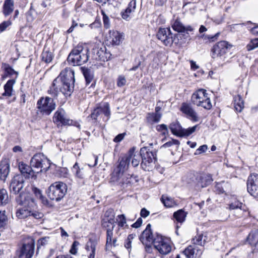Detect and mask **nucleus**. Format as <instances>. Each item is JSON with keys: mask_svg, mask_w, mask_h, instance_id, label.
<instances>
[{"mask_svg": "<svg viewBox=\"0 0 258 258\" xmlns=\"http://www.w3.org/2000/svg\"><path fill=\"white\" fill-rule=\"evenodd\" d=\"M247 240L250 245L255 246L258 243V229L252 231L249 234Z\"/></svg>", "mask_w": 258, "mask_h": 258, "instance_id": "obj_32", "label": "nucleus"}, {"mask_svg": "<svg viewBox=\"0 0 258 258\" xmlns=\"http://www.w3.org/2000/svg\"><path fill=\"white\" fill-rule=\"evenodd\" d=\"M16 83V79H10L7 81L4 85V92L2 94L3 96L10 97L12 95L13 87Z\"/></svg>", "mask_w": 258, "mask_h": 258, "instance_id": "obj_29", "label": "nucleus"}, {"mask_svg": "<svg viewBox=\"0 0 258 258\" xmlns=\"http://www.w3.org/2000/svg\"><path fill=\"white\" fill-rule=\"evenodd\" d=\"M179 144H180V142H179V141H178L177 140H175V139H172L170 141H169L166 142V143H165L164 144H163L161 147V148H168V147H170L172 146L173 145H176L178 146Z\"/></svg>", "mask_w": 258, "mask_h": 258, "instance_id": "obj_49", "label": "nucleus"}, {"mask_svg": "<svg viewBox=\"0 0 258 258\" xmlns=\"http://www.w3.org/2000/svg\"><path fill=\"white\" fill-rule=\"evenodd\" d=\"M134 147L130 149L127 153L130 162L131 161L132 165L133 167H137L140 162L141 158L142 162L141 166L144 170H149L148 167L151 166L152 163L156 161V151L153 149H150L148 147H144L140 149V154L135 152Z\"/></svg>", "mask_w": 258, "mask_h": 258, "instance_id": "obj_3", "label": "nucleus"}, {"mask_svg": "<svg viewBox=\"0 0 258 258\" xmlns=\"http://www.w3.org/2000/svg\"><path fill=\"white\" fill-rule=\"evenodd\" d=\"M66 192V184L60 182H55L49 186V199L59 201L63 197Z\"/></svg>", "mask_w": 258, "mask_h": 258, "instance_id": "obj_7", "label": "nucleus"}, {"mask_svg": "<svg viewBox=\"0 0 258 258\" xmlns=\"http://www.w3.org/2000/svg\"><path fill=\"white\" fill-rule=\"evenodd\" d=\"M33 192L35 196L39 198L43 205H47L48 203V200L46 197H44L42 194L41 191L36 187H33L32 189Z\"/></svg>", "mask_w": 258, "mask_h": 258, "instance_id": "obj_38", "label": "nucleus"}, {"mask_svg": "<svg viewBox=\"0 0 258 258\" xmlns=\"http://www.w3.org/2000/svg\"><path fill=\"white\" fill-rule=\"evenodd\" d=\"M156 130L158 132H161L162 133V134L164 136L166 135L168 133L167 126L166 125L164 124H162L160 125H158L156 126Z\"/></svg>", "mask_w": 258, "mask_h": 258, "instance_id": "obj_51", "label": "nucleus"}, {"mask_svg": "<svg viewBox=\"0 0 258 258\" xmlns=\"http://www.w3.org/2000/svg\"><path fill=\"white\" fill-rule=\"evenodd\" d=\"M203 236L202 234L198 235L197 237L192 239V244L201 247V248H203L202 246L203 244L204 243L203 242Z\"/></svg>", "mask_w": 258, "mask_h": 258, "instance_id": "obj_46", "label": "nucleus"}, {"mask_svg": "<svg viewBox=\"0 0 258 258\" xmlns=\"http://www.w3.org/2000/svg\"><path fill=\"white\" fill-rule=\"evenodd\" d=\"M83 73L86 82V84H89L93 79V75L92 72L90 70L88 69L84 68L83 69Z\"/></svg>", "mask_w": 258, "mask_h": 258, "instance_id": "obj_40", "label": "nucleus"}, {"mask_svg": "<svg viewBox=\"0 0 258 258\" xmlns=\"http://www.w3.org/2000/svg\"><path fill=\"white\" fill-rule=\"evenodd\" d=\"M14 3L13 0H5L3 7V12L5 17L10 15L14 11Z\"/></svg>", "mask_w": 258, "mask_h": 258, "instance_id": "obj_27", "label": "nucleus"}, {"mask_svg": "<svg viewBox=\"0 0 258 258\" xmlns=\"http://www.w3.org/2000/svg\"><path fill=\"white\" fill-rule=\"evenodd\" d=\"M117 221L118 226L119 227L123 228L124 226H127L126 220L125 216L124 214L119 215L117 216L116 218Z\"/></svg>", "mask_w": 258, "mask_h": 258, "instance_id": "obj_42", "label": "nucleus"}, {"mask_svg": "<svg viewBox=\"0 0 258 258\" xmlns=\"http://www.w3.org/2000/svg\"><path fill=\"white\" fill-rule=\"evenodd\" d=\"M10 172V165L7 163L0 164V180L5 181Z\"/></svg>", "mask_w": 258, "mask_h": 258, "instance_id": "obj_30", "label": "nucleus"}, {"mask_svg": "<svg viewBox=\"0 0 258 258\" xmlns=\"http://www.w3.org/2000/svg\"><path fill=\"white\" fill-rule=\"evenodd\" d=\"M53 122L57 125H67L69 123V119L65 116V112L62 109H59L55 113L53 117Z\"/></svg>", "mask_w": 258, "mask_h": 258, "instance_id": "obj_20", "label": "nucleus"}, {"mask_svg": "<svg viewBox=\"0 0 258 258\" xmlns=\"http://www.w3.org/2000/svg\"><path fill=\"white\" fill-rule=\"evenodd\" d=\"M234 106L235 110L238 112H240L244 107L243 100L239 95L234 97Z\"/></svg>", "mask_w": 258, "mask_h": 258, "instance_id": "obj_31", "label": "nucleus"}, {"mask_svg": "<svg viewBox=\"0 0 258 258\" xmlns=\"http://www.w3.org/2000/svg\"><path fill=\"white\" fill-rule=\"evenodd\" d=\"M9 197L7 190L5 188L0 189V206L6 205L9 203Z\"/></svg>", "mask_w": 258, "mask_h": 258, "instance_id": "obj_37", "label": "nucleus"}, {"mask_svg": "<svg viewBox=\"0 0 258 258\" xmlns=\"http://www.w3.org/2000/svg\"><path fill=\"white\" fill-rule=\"evenodd\" d=\"M172 27L174 30L179 33L186 32L188 34V31H192L194 29L191 26H185L178 20H176L172 25Z\"/></svg>", "mask_w": 258, "mask_h": 258, "instance_id": "obj_25", "label": "nucleus"}, {"mask_svg": "<svg viewBox=\"0 0 258 258\" xmlns=\"http://www.w3.org/2000/svg\"><path fill=\"white\" fill-rule=\"evenodd\" d=\"M17 203L22 206L23 207L28 209L30 211H33L34 213H39L36 211L37 205L34 200L30 196H25L22 193L16 198Z\"/></svg>", "mask_w": 258, "mask_h": 258, "instance_id": "obj_8", "label": "nucleus"}, {"mask_svg": "<svg viewBox=\"0 0 258 258\" xmlns=\"http://www.w3.org/2000/svg\"><path fill=\"white\" fill-rule=\"evenodd\" d=\"M169 128L172 133L178 137H180V132L182 130V127L178 121H175L171 123Z\"/></svg>", "mask_w": 258, "mask_h": 258, "instance_id": "obj_36", "label": "nucleus"}, {"mask_svg": "<svg viewBox=\"0 0 258 258\" xmlns=\"http://www.w3.org/2000/svg\"><path fill=\"white\" fill-rule=\"evenodd\" d=\"M130 161L127 154H125L120 160L119 164L117 168L114 170L113 173H123V172L127 170L130 165Z\"/></svg>", "mask_w": 258, "mask_h": 258, "instance_id": "obj_22", "label": "nucleus"}, {"mask_svg": "<svg viewBox=\"0 0 258 258\" xmlns=\"http://www.w3.org/2000/svg\"><path fill=\"white\" fill-rule=\"evenodd\" d=\"M258 185V174H251L248 178L247 181V190H252V188L254 189L253 190L255 191V186Z\"/></svg>", "mask_w": 258, "mask_h": 258, "instance_id": "obj_26", "label": "nucleus"}, {"mask_svg": "<svg viewBox=\"0 0 258 258\" xmlns=\"http://www.w3.org/2000/svg\"><path fill=\"white\" fill-rule=\"evenodd\" d=\"M11 22L8 20L7 21H4L0 24V33L6 30V29L11 25Z\"/></svg>", "mask_w": 258, "mask_h": 258, "instance_id": "obj_59", "label": "nucleus"}, {"mask_svg": "<svg viewBox=\"0 0 258 258\" xmlns=\"http://www.w3.org/2000/svg\"><path fill=\"white\" fill-rule=\"evenodd\" d=\"M140 240L143 244L146 242L153 243L156 249L162 254H167L171 251V240L165 237L156 233L153 234L151 230V225L148 224L140 237Z\"/></svg>", "mask_w": 258, "mask_h": 258, "instance_id": "obj_2", "label": "nucleus"}, {"mask_svg": "<svg viewBox=\"0 0 258 258\" xmlns=\"http://www.w3.org/2000/svg\"><path fill=\"white\" fill-rule=\"evenodd\" d=\"M97 242L95 240L90 239L86 245V249L87 251L93 250L96 251Z\"/></svg>", "mask_w": 258, "mask_h": 258, "instance_id": "obj_43", "label": "nucleus"}, {"mask_svg": "<svg viewBox=\"0 0 258 258\" xmlns=\"http://www.w3.org/2000/svg\"><path fill=\"white\" fill-rule=\"evenodd\" d=\"M24 186V178L22 175H16L12 179L9 188L11 192L17 195L20 193Z\"/></svg>", "mask_w": 258, "mask_h": 258, "instance_id": "obj_12", "label": "nucleus"}, {"mask_svg": "<svg viewBox=\"0 0 258 258\" xmlns=\"http://www.w3.org/2000/svg\"><path fill=\"white\" fill-rule=\"evenodd\" d=\"M80 244L79 242L77 241H74L73 243L71 248L70 249V252L73 254H76L77 252V247Z\"/></svg>", "mask_w": 258, "mask_h": 258, "instance_id": "obj_58", "label": "nucleus"}, {"mask_svg": "<svg viewBox=\"0 0 258 258\" xmlns=\"http://www.w3.org/2000/svg\"><path fill=\"white\" fill-rule=\"evenodd\" d=\"M18 167L21 172L20 175H22L23 177H25V178H31L34 179L36 178V173H38L39 171L33 170L31 165L29 166L21 162L19 163Z\"/></svg>", "mask_w": 258, "mask_h": 258, "instance_id": "obj_13", "label": "nucleus"}, {"mask_svg": "<svg viewBox=\"0 0 258 258\" xmlns=\"http://www.w3.org/2000/svg\"><path fill=\"white\" fill-rule=\"evenodd\" d=\"M197 127L198 125H196L192 127H189L186 129L182 128V130H181L180 132V137H182L189 136L196 131Z\"/></svg>", "mask_w": 258, "mask_h": 258, "instance_id": "obj_41", "label": "nucleus"}, {"mask_svg": "<svg viewBox=\"0 0 258 258\" xmlns=\"http://www.w3.org/2000/svg\"><path fill=\"white\" fill-rule=\"evenodd\" d=\"M133 12L128 9H126L122 12H121L122 18L126 20H129L130 18V15Z\"/></svg>", "mask_w": 258, "mask_h": 258, "instance_id": "obj_56", "label": "nucleus"}, {"mask_svg": "<svg viewBox=\"0 0 258 258\" xmlns=\"http://www.w3.org/2000/svg\"><path fill=\"white\" fill-rule=\"evenodd\" d=\"M103 15V21L104 26L106 29H108L110 27V24L108 17L105 14L104 12H102Z\"/></svg>", "mask_w": 258, "mask_h": 258, "instance_id": "obj_53", "label": "nucleus"}, {"mask_svg": "<svg viewBox=\"0 0 258 258\" xmlns=\"http://www.w3.org/2000/svg\"><path fill=\"white\" fill-rule=\"evenodd\" d=\"M114 228V225L112 226L111 229H107L106 231V248H109L112 246V240L114 238H113V230Z\"/></svg>", "mask_w": 258, "mask_h": 258, "instance_id": "obj_39", "label": "nucleus"}, {"mask_svg": "<svg viewBox=\"0 0 258 258\" xmlns=\"http://www.w3.org/2000/svg\"><path fill=\"white\" fill-rule=\"evenodd\" d=\"M104 50L102 48H96L93 49V53L94 58L98 60L102 61H107L111 57V54L106 51V48L104 47Z\"/></svg>", "mask_w": 258, "mask_h": 258, "instance_id": "obj_19", "label": "nucleus"}, {"mask_svg": "<svg viewBox=\"0 0 258 258\" xmlns=\"http://www.w3.org/2000/svg\"><path fill=\"white\" fill-rule=\"evenodd\" d=\"M42 60L46 63L48 62V51L46 50V46H45L44 50L42 53Z\"/></svg>", "mask_w": 258, "mask_h": 258, "instance_id": "obj_61", "label": "nucleus"}, {"mask_svg": "<svg viewBox=\"0 0 258 258\" xmlns=\"http://www.w3.org/2000/svg\"><path fill=\"white\" fill-rule=\"evenodd\" d=\"M126 79L124 76H119L117 80V85L119 87L123 86L126 84Z\"/></svg>", "mask_w": 258, "mask_h": 258, "instance_id": "obj_55", "label": "nucleus"}, {"mask_svg": "<svg viewBox=\"0 0 258 258\" xmlns=\"http://www.w3.org/2000/svg\"><path fill=\"white\" fill-rule=\"evenodd\" d=\"M220 35V33L218 32L214 35H202L200 37L203 38L204 40L209 41V42H214L216 40Z\"/></svg>", "mask_w": 258, "mask_h": 258, "instance_id": "obj_44", "label": "nucleus"}, {"mask_svg": "<svg viewBox=\"0 0 258 258\" xmlns=\"http://www.w3.org/2000/svg\"><path fill=\"white\" fill-rule=\"evenodd\" d=\"M215 190L218 194H222L224 192L222 183H218L215 186Z\"/></svg>", "mask_w": 258, "mask_h": 258, "instance_id": "obj_60", "label": "nucleus"}, {"mask_svg": "<svg viewBox=\"0 0 258 258\" xmlns=\"http://www.w3.org/2000/svg\"><path fill=\"white\" fill-rule=\"evenodd\" d=\"M245 210L244 209V207L239 208L232 211L233 214L236 218H240L243 216Z\"/></svg>", "mask_w": 258, "mask_h": 258, "instance_id": "obj_48", "label": "nucleus"}, {"mask_svg": "<svg viewBox=\"0 0 258 258\" xmlns=\"http://www.w3.org/2000/svg\"><path fill=\"white\" fill-rule=\"evenodd\" d=\"M136 8V1L132 0L128 4L126 9L131 10V11L134 12Z\"/></svg>", "mask_w": 258, "mask_h": 258, "instance_id": "obj_62", "label": "nucleus"}, {"mask_svg": "<svg viewBox=\"0 0 258 258\" xmlns=\"http://www.w3.org/2000/svg\"><path fill=\"white\" fill-rule=\"evenodd\" d=\"M208 149V147L206 145H203L201 146L198 149L196 150L195 155H200L203 153H205Z\"/></svg>", "mask_w": 258, "mask_h": 258, "instance_id": "obj_57", "label": "nucleus"}, {"mask_svg": "<svg viewBox=\"0 0 258 258\" xmlns=\"http://www.w3.org/2000/svg\"><path fill=\"white\" fill-rule=\"evenodd\" d=\"M206 92V90L205 89H199L192 94L191 100L194 104L209 110L212 108V105L208 94Z\"/></svg>", "mask_w": 258, "mask_h": 258, "instance_id": "obj_6", "label": "nucleus"}, {"mask_svg": "<svg viewBox=\"0 0 258 258\" xmlns=\"http://www.w3.org/2000/svg\"><path fill=\"white\" fill-rule=\"evenodd\" d=\"M74 71L70 68H66L60 73L59 77L53 81L49 94L53 97L57 96L59 90L64 95H70L74 89L75 83Z\"/></svg>", "mask_w": 258, "mask_h": 258, "instance_id": "obj_1", "label": "nucleus"}, {"mask_svg": "<svg viewBox=\"0 0 258 258\" xmlns=\"http://www.w3.org/2000/svg\"><path fill=\"white\" fill-rule=\"evenodd\" d=\"M100 112L99 107L94 110L93 112L91 114V117L93 119H96L97 117L100 115Z\"/></svg>", "mask_w": 258, "mask_h": 258, "instance_id": "obj_63", "label": "nucleus"}, {"mask_svg": "<svg viewBox=\"0 0 258 258\" xmlns=\"http://www.w3.org/2000/svg\"><path fill=\"white\" fill-rule=\"evenodd\" d=\"M161 201L164 206L167 208H171L177 205L176 202L173 198L166 196L163 195L161 198Z\"/></svg>", "mask_w": 258, "mask_h": 258, "instance_id": "obj_33", "label": "nucleus"}, {"mask_svg": "<svg viewBox=\"0 0 258 258\" xmlns=\"http://www.w3.org/2000/svg\"><path fill=\"white\" fill-rule=\"evenodd\" d=\"M16 215L19 219H24L29 216H33L36 219H39L43 216L42 213H34L33 211H30L23 207L17 211Z\"/></svg>", "mask_w": 258, "mask_h": 258, "instance_id": "obj_15", "label": "nucleus"}, {"mask_svg": "<svg viewBox=\"0 0 258 258\" xmlns=\"http://www.w3.org/2000/svg\"><path fill=\"white\" fill-rule=\"evenodd\" d=\"M37 108L42 114H48V97H41L37 101Z\"/></svg>", "mask_w": 258, "mask_h": 258, "instance_id": "obj_24", "label": "nucleus"}, {"mask_svg": "<svg viewBox=\"0 0 258 258\" xmlns=\"http://www.w3.org/2000/svg\"><path fill=\"white\" fill-rule=\"evenodd\" d=\"M2 69H3L4 71V73L1 76L2 81H4L8 77H11L14 74L16 75V79L18 76V72L15 71L12 68V67L8 63H3L2 64Z\"/></svg>", "mask_w": 258, "mask_h": 258, "instance_id": "obj_23", "label": "nucleus"}, {"mask_svg": "<svg viewBox=\"0 0 258 258\" xmlns=\"http://www.w3.org/2000/svg\"><path fill=\"white\" fill-rule=\"evenodd\" d=\"M99 110L101 114L104 115L103 120L105 121H107L110 116V111L109 104L107 102H104L101 104L99 106Z\"/></svg>", "mask_w": 258, "mask_h": 258, "instance_id": "obj_28", "label": "nucleus"}, {"mask_svg": "<svg viewBox=\"0 0 258 258\" xmlns=\"http://www.w3.org/2000/svg\"><path fill=\"white\" fill-rule=\"evenodd\" d=\"M180 110L193 121H198V117L196 112L189 104L185 103H182Z\"/></svg>", "mask_w": 258, "mask_h": 258, "instance_id": "obj_17", "label": "nucleus"}, {"mask_svg": "<svg viewBox=\"0 0 258 258\" xmlns=\"http://www.w3.org/2000/svg\"><path fill=\"white\" fill-rule=\"evenodd\" d=\"M73 172L75 173L76 176L80 178H83V174L78 164L76 162L73 166L72 168Z\"/></svg>", "mask_w": 258, "mask_h": 258, "instance_id": "obj_45", "label": "nucleus"}, {"mask_svg": "<svg viewBox=\"0 0 258 258\" xmlns=\"http://www.w3.org/2000/svg\"><path fill=\"white\" fill-rule=\"evenodd\" d=\"M124 134H120L116 136L113 139V141L116 143L120 142L122 141L124 138Z\"/></svg>", "mask_w": 258, "mask_h": 258, "instance_id": "obj_64", "label": "nucleus"}, {"mask_svg": "<svg viewBox=\"0 0 258 258\" xmlns=\"http://www.w3.org/2000/svg\"><path fill=\"white\" fill-rule=\"evenodd\" d=\"M161 118V114L159 113H149L147 115V122L153 124L158 122Z\"/></svg>", "mask_w": 258, "mask_h": 258, "instance_id": "obj_35", "label": "nucleus"}, {"mask_svg": "<svg viewBox=\"0 0 258 258\" xmlns=\"http://www.w3.org/2000/svg\"><path fill=\"white\" fill-rule=\"evenodd\" d=\"M244 207L242 204L239 201H235L229 205V208L231 211H234L239 208Z\"/></svg>", "mask_w": 258, "mask_h": 258, "instance_id": "obj_50", "label": "nucleus"}, {"mask_svg": "<svg viewBox=\"0 0 258 258\" xmlns=\"http://www.w3.org/2000/svg\"><path fill=\"white\" fill-rule=\"evenodd\" d=\"M196 180L197 181L196 187L199 189L209 185L213 181L211 175L205 173L201 174L197 177Z\"/></svg>", "mask_w": 258, "mask_h": 258, "instance_id": "obj_18", "label": "nucleus"}, {"mask_svg": "<svg viewBox=\"0 0 258 258\" xmlns=\"http://www.w3.org/2000/svg\"><path fill=\"white\" fill-rule=\"evenodd\" d=\"M258 47V38L252 39L247 45V50L250 51Z\"/></svg>", "mask_w": 258, "mask_h": 258, "instance_id": "obj_47", "label": "nucleus"}, {"mask_svg": "<svg viewBox=\"0 0 258 258\" xmlns=\"http://www.w3.org/2000/svg\"><path fill=\"white\" fill-rule=\"evenodd\" d=\"M123 175V173H112L111 179L113 182H116L123 188L127 187L131 183V177Z\"/></svg>", "mask_w": 258, "mask_h": 258, "instance_id": "obj_16", "label": "nucleus"}, {"mask_svg": "<svg viewBox=\"0 0 258 258\" xmlns=\"http://www.w3.org/2000/svg\"><path fill=\"white\" fill-rule=\"evenodd\" d=\"M156 35L166 46H171L174 41V35L169 28H160Z\"/></svg>", "mask_w": 258, "mask_h": 258, "instance_id": "obj_10", "label": "nucleus"}, {"mask_svg": "<svg viewBox=\"0 0 258 258\" xmlns=\"http://www.w3.org/2000/svg\"><path fill=\"white\" fill-rule=\"evenodd\" d=\"M35 241L31 237L23 239L22 244L16 251L18 258H32L34 252Z\"/></svg>", "mask_w": 258, "mask_h": 258, "instance_id": "obj_5", "label": "nucleus"}, {"mask_svg": "<svg viewBox=\"0 0 258 258\" xmlns=\"http://www.w3.org/2000/svg\"><path fill=\"white\" fill-rule=\"evenodd\" d=\"M7 220V217L5 213L0 211V228L6 225Z\"/></svg>", "mask_w": 258, "mask_h": 258, "instance_id": "obj_52", "label": "nucleus"}, {"mask_svg": "<svg viewBox=\"0 0 258 258\" xmlns=\"http://www.w3.org/2000/svg\"><path fill=\"white\" fill-rule=\"evenodd\" d=\"M186 216V213L183 210H179L174 212L173 215L174 219L177 223H183Z\"/></svg>", "mask_w": 258, "mask_h": 258, "instance_id": "obj_34", "label": "nucleus"}, {"mask_svg": "<svg viewBox=\"0 0 258 258\" xmlns=\"http://www.w3.org/2000/svg\"><path fill=\"white\" fill-rule=\"evenodd\" d=\"M88 52L89 49L87 47L78 45L69 54L68 61L73 66H81L88 60Z\"/></svg>", "mask_w": 258, "mask_h": 258, "instance_id": "obj_4", "label": "nucleus"}, {"mask_svg": "<svg viewBox=\"0 0 258 258\" xmlns=\"http://www.w3.org/2000/svg\"><path fill=\"white\" fill-rule=\"evenodd\" d=\"M203 249L196 245H189L182 252L187 258H199L203 253Z\"/></svg>", "mask_w": 258, "mask_h": 258, "instance_id": "obj_14", "label": "nucleus"}, {"mask_svg": "<svg viewBox=\"0 0 258 258\" xmlns=\"http://www.w3.org/2000/svg\"><path fill=\"white\" fill-rule=\"evenodd\" d=\"M46 162H48L47 158L45 157L42 153H38L35 154L31 158L30 165L32 168H41L39 173L42 172L43 171L46 172L48 169V167L44 168L43 169H42L43 165L45 164Z\"/></svg>", "mask_w": 258, "mask_h": 258, "instance_id": "obj_11", "label": "nucleus"}, {"mask_svg": "<svg viewBox=\"0 0 258 258\" xmlns=\"http://www.w3.org/2000/svg\"><path fill=\"white\" fill-rule=\"evenodd\" d=\"M231 47V45L226 41L218 42L211 49L212 57L213 58H216L224 55Z\"/></svg>", "mask_w": 258, "mask_h": 258, "instance_id": "obj_9", "label": "nucleus"}, {"mask_svg": "<svg viewBox=\"0 0 258 258\" xmlns=\"http://www.w3.org/2000/svg\"><path fill=\"white\" fill-rule=\"evenodd\" d=\"M47 243V238L46 237H43L40 239H39L37 241V252L38 253V250L41 248V246H43L46 244Z\"/></svg>", "mask_w": 258, "mask_h": 258, "instance_id": "obj_54", "label": "nucleus"}, {"mask_svg": "<svg viewBox=\"0 0 258 258\" xmlns=\"http://www.w3.org/2000/svg\"><path fill=\"white\" fill-rule=\"evenodd\" d=\"M124 39L122 33L117 31H110L109 33V40L113 45H119Z\"/></svg>", "mask_w": 258, "mask_h": 258, "instance_id": "obj_21", "label": "nucleus"}]
</instances>
